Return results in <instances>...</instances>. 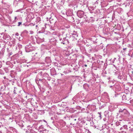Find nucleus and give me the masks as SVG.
<instances>
[{
  "mask_svg": "<svg viewBox=\"0 0 133 133\" xmlns=\"http://www.w3.org/2000/svg\"><path fill=\"white\" fill-rule=\"evenodd\" d=\"M88 14L87 13H84V12L82 11H78L77 12V15L78 17H84L88 16Z\"/></svg>",
  "mask_w": 133,
  "mask_h": 133,
  "instance_id": "nucleus-1",
  "label": "nucleus"
},
{
  "mask_svg": "<svg viewBox=\"0 0 133 133\" xmlns=\"http://www.w3.org/2000/svg\"><path fill=\"white\" fill-rule=\"evenodd\" d=\"M128 113V112L125 110H123L122 111V115H123L124 114H127Z\"/></svg>",
  "mask_w": 133,
  "mask_h": 133,
  "instance_id": "nucleus-2",
  "label": "nucleus"
},
{
  "mask_svg": "<svg viewBox=\"0 0 133 133\" xmlns=\"http://www.w3.org/2000/svg\"><path fill=\"white\" fill-rule=\"evenodd\" d=\"M66 15L67 16H72V15H71V14H70V15H69V14L68 12H67V13H66Z\"/></svg>",
  "mask_w": 133,
  "mask_h": 133,
  "instance_id": "nucleus-3",
  "label": "nucleus"
},
{
  "mask_svg": "<svg viewBox=\"0 0 133 133\" xmlns=\"http://www.w3.org/2000/svg\"><path fill=\"white\" fill-rule=\"evenodd\" d=\"M22 24V23L21 22H19L18 23V26H20V25L21 24Z\"/></svg>",
  "mask_w": 133,
  "mask_h": 133,
  "instance_id": "nucleus-4",
  "label": "nucleus"
},
{
  "mask_svg": "<svg viewBox=\"0 0 133 133\" xmlns=\"http://www.w3.org/2000/svg\"><path fill=\"white\" fill-rule=\"evenodd\" d=\"M52 18V17H50V18L49 19H50V21H51V20H52V19H53Z\"/></svg>",
  "mask_w": 133,
  "mask_h": 133,
  "instance_id": "nucleus-5",
  "label": "nucleus"
},
{
  "mask_svg": "<svg viewBox=\"0 0 133 133\" xmlns=\"http://www.w3.org/2000/svg\"><path fill=\"white\" fill-rule=\"evenodd\" d=\"M126 49V48H124L123 49V50H125Z\"/></svg>",
  "mask_w": 133,
  "mask_h": 133,
  "instance_id": "nucleus-6",
  "label": "nucleus"
},
{
  "mask_svg": "<svg viewBox=\"0 0 133 133\" xmlns=\"http://www.w3.org/2000/svg\"><path fill=\"white\" fill-rule=\"evenodd\" d=\"M39 8H42V7H41V6H39Z\"/></svg>",
  "mask_w": 133,
  "mask_h": 133,
  "instance_id": "nucleus-7",
  "label": "nucleus"
},
{
  "mask_svg": "<svg viewBox=\"0 0 133 133\" xmlns=\"http://www.w3.org/2000/svg\"><path fill=\"white\" fill-rule=\"evenodd\" d=\"M85 66H87V65H85Z\"/></svg>",
  "mask_w": 133,
  "mask_h": 133,
  "instance_id": "nucleus-8",
  "label": "nucleus"
},
{
  "mask_svg": "<svg viewBox=\"0 0 133 133\" xmlns=\"http://www.w3.org/2000/svg\"><path fill=\"white\" fill-rule=\"evenodd\" d=\"M74 120H75V121H76V119H74Z\"/></svg>",
  "mask_w": 133,
  "mask_h": 133,
  "instance_id": "nucleus-9",
  "label": "nucleus"
},
{
  "mask_svg": "<svg viewBox=\"0 0 133 133\" xmlns=\"http://www.w3.org/2000/svg\"><path fill=\"white\" fill-rule=\"evenodd\" d=\"M19 11L18 10H17V11Z\"/></svg>",
  "mask_w": 133,
  "mask_h": 133,
  "instance_id": "nucleus-10",
  "label": "nucleus"
},
{
  "mask_svg": "<svg viewBox=\"0 0 133 133\" xmlns=\"http://www.w3.org/2000/svg\"><path fill=\"white\" fill-rule=\"evenodd\" d=\"M37 25H36V27H37Z\"/></svg>",
  "mask_w": 133,
  "mask_h": 133,
  "instance_id": "nucleus-11",
  "label": "nucleus"
},
{
  "mask_svg": "<svg viewBox=\"0 0 133 133\" xmlns=\"http://www.w3.org/2000/svg\"><path fill=\"white\" fill-rule=\"evenodd\" d=\"M47 7H49V6H47Z\"/></svg>",
  "mask_w": 133,
  "mask_h": 133,
  "instance_id": "nucleus-12",
  "label": "nucleus"
},
{
  "mask_svg": "<svg viewBox=\"0 0 133 133\" xmlns=\"http://www.w3.org/2000/svg\"><path fill=\"white\" fill-rule=\"evenodd\" d=\"M63 44H64V43H63Z\"/></svg>",
  "mask_w": 133,
  "mask_h": 133,
  "instance_id": "nucleus-13",
  "label": "nucleus"
},
{
  "mask_svg": "<svg viewBox=\"0 0 133 133\" xmlns=\"http://www.w3.org/2000/svg\"><path fill=\"white\" fill-rule=\"evenodd\" d=\"M36 5H37V3L36 4Z\"/></svg>",
  "mask_w": 133,
  "mask_h": 133,
  "instance_id": "nucleus-14",
  "label": "nucleus"
}]
</instances>
